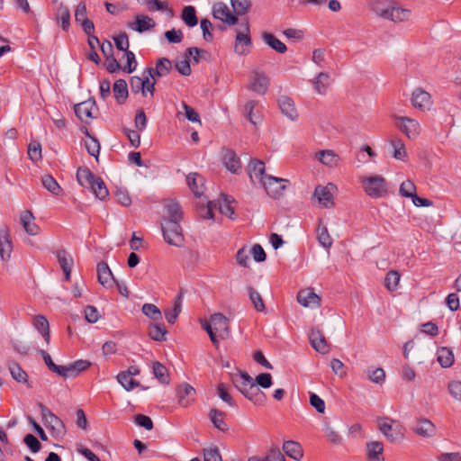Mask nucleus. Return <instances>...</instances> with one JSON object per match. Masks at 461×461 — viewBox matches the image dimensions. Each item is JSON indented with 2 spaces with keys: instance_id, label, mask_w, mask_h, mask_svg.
Returning <instances> with one entry per match:
<instances>
[{
  "instance_id": "obj_1",
  "label": "nucleus",
  "mask_w": 461,
  "mask_h": 461,
  "mask_svg": "<svg viewBox=\"0 0 461 461\" xmlns=\"http://www.w3.org/2000/svg\"><path fill=\"white\" fill-rule=\"evenodd\" d=\"M230 379L237 390L249 401L257 402H262L265 398L264 393L258 387L254 379L247 372L237 370L235 373L230 374Z\"/></svg>"
},
{
  "instance_id": "obj_2",
  "label": "nucleus",
  "mask_w": 461,
  "mask_h": 461,
  "mask_svg": "<svg viewBox=\"0 0 461 461\" xmlns=\"http://www.w3.org/2000/svg\"><path fill=\"white\" fill-rule=\"evenodd\" d=\"M372 10L376 15L394 23L407 20L411 14L409 9L397 6L393 0H374Z\"/></svg>"
},
{
  "instance_id": "obj_3",
  "label": "nucleus",
  "mask_w": 461,
  "mask_h": 461,
  "mask_svg": "<svg viewBox=\"0 0 461 461\" xmlns=\"http://www.w3.org/2000/svg\"><path fill=\"white\" fill-rule=\"evenodd\" d=\"M176 221H162L161 229L165 241L176 247H181L184 243L182 228Z\"/></svg>"
},
{
  "instance_id": "obj_4",
  "label": "nucleus",
  "mask_w": 461,
  "mask_h": 461,
  "mask_svg": "<svg viewBox=\"0 0 461 461\" xmlns=\"http://www.w3.org/2000/svg\"><path fill=\"white\" fill-rule=\"evenodd\" d=\"M252 47L249 20L246 19L241 29L236 30L234 50L239 55H246Z\"/></svg>"
},
{
  "instance_id": "obj_5",
  "label": "nucleus",
  "mask_w": 461,
  "mask_h": 461,
  "mask_svg": "<svg viewBox=\"0 0 461 461\" xmlns=\"http://www.w3.org/2000/svg\"><path fill=\"white\" fill-rule=\"evenodd\" d=\"M285 183H288L287 179L270 175L269 176H267V179H265L260 185L270 197L277 199L283 195V192L286 188Z\"/></svg>"
},
{
  "instance_id": "obj_6",
  "label": "nucleus",
  "mask_w": 461,
  "mask_h": 461,
  "mask_svg": "<svg viewBox=\"0 0 461 461\" xmlns=\"http://www.w3.org/2000/svg\"><path fill=\"white\" fill-rule=\"evenodd\" d=\"M366 193L371 197H381L386 194V183L381 176H369L363 181Z\"/></svg>"
},
{
  "instance_id": "obj_7",
  "label": "nucleus",
  "mask_w": 461,
  "mask_h": 461,
  "mask_svg": "<svg viewBox=\"0 0 461 461\" xmlns=\"http://www.w3.org/2000/svg\"><path fill=\"white\" fill-rule=\"evenodd\" d=\"M40 406L41 407L42 422L45 427L57 436L63 435L65 433V427L62 420L46 408L45 405Z\"/></svg>"
},
{
  "instance_id": "obj_8",
  "label": "nucleus",
  "mask_w": 461,
  "mask_h": 461,
  "mask_svg": "<svg viewBox=\"0 0 461 461\" xmlns=\"http://www.w3.org/2000/svg\"><path fill=\"white\" fill-rule=\"evenodd\" d=\"M212 15L215 19L221 20L229 25H234L238 23L237 16L231 14L228 5L222 2L213 5Z\"/></svg>"
},
{
  "instance_id": "obj_9",
  "label": "nucleus",
  "mask_w": 461,
  "mask_h": 461,
  "mask_svg": "<svg viewBox=\"0 0 461 461\" xmlns=\"http://www.w3.org/2000/svg\"><path fill=\"white\" fill-rule=\"evenodd\" d=\"M222 163L232 174H239L241 170L240 158L233 149L223 148L221 150Z\"/></svg>"
},
{
  "instance_id": "obj_10",
  "label": "nucleus",
  "mask_w": 461,
  "mask_h": 461,
  "mask_svg": "<svg viewBox=\"0 0 461 461\" xmlns=\"http://www.w3.org/2000/svg\"><path fill=\"white\" fill-rule=\"evenodd\" d=\"M248 172L251 182L254 183L255 179H258L260 185L270 176L266 173L265 163L260 159H250Z\"/></svg>"
},
{
  "instance_id": "obj_11",
  "label": "nucleus",
  "mask_w": 461,
  "mask_h": 461,
  "mask_svg": "<svg viewBox=\"0 0 461 461\" xmlns=\"http://www.w3.org/2000/svg\"><path fill=\"white\" fill-rule=\"evenodd\" d=\"M334 189L332 184L326 186L318 185L313 192V197L317 198L319 203L325 208H331L334 205L331 191Z\"/></svg>"
},
{
  "instance_id": "obj_12",
  "label": "nucleus",
  "mask_w": 461,
  "mask_h": 461,
  "mask_svg": "<svg viewBox=\"0 0 461 461\" xmlns=\"http://www.w3.org/2000/svg\"><path fill=\"white\" fill-rule=\"evenodd\" d=\"M95 107V101L89 98L86 101L79 103L74 106V111L77 117L84 122H88L89 119L94 118L93 109Z\"/></svg>"
},
{
  "instance_id": "obj_13",
  "label": "nucleus",
  "mask_w": 461,
  "mask_h": 461,
  "mask_svg": "<svg viewBox=\"0 0 461 461\" xmlns=\"http://www.w3.org/2000/svg\"><path fill=\"white\" fill-rule=\"evenodd\" d=\"M398 120V127L409 139H415L420 134V126L416 120L408 117H399Z\"/></svg>"
},
{
  "instance_id": "obj_14",
  "label": "nucleus",
  "mask_w": 461,
  "mask_h": 461,
  "mask_svg": "<svg viewBox=\"0 0 461 461\" xmlns=\"http://www.w3.org/2000/svg\"><path fill=\"white\" fill-rule=\"evenodd\" d=\"M215 334L221 339H226L230 333L229 320L222 313H214L211 316Z\"/></svg>"
},
{
  "instance_id": "obj_15",
  "label": "nucleus",
  "mask_w": 461,
  "mask_h": 461,
  "mask_svg": "<svg viewBox=\"0 0 461 461\" xmlns=\"http://www.w3.org/2000/svg\"><path fill=\"white\" fill-rule=\"evenodd\" d=\"M310 342L312 347L319 353L321 354H326L329 352V344L327 343V340L322 334V332L317 329L313 328L312 329L310 335H309Z\"/></svg>"
},
{
  "instance_id": "obj_16",
  "label": "nucleus",
  "mask_w": 461,
  "mask_h": 461,
  "mask_svg": "<svg viewBox=\"0 0 461 461\" xmlns=\"http://www.w3.org/2000/svg\"><path fill=\"white\" fill-rule=\"evenodd\" d=\"M298 303L303 307L316 308L321 304V298L312 288L300 291L297 294Z\"/></svg>"
},
{
  "instance_id": "obj_17",
  "label": "nucleus",
  "mask_w": 461,
  "mask_h": 461,
  "mask_svg": "<svg viewBox=\"0 0 461 461\" xmlns=\"http://www.w3.org/2000/svg\"><path fill=\"white\" fill-rule=\"evenodd\" d=\"M156 26L155 21L145 14H140L135 17V21L129 23L128 27L139 33H143Z\"/></svg>"
},
{
  "instance_id": "obj_18",
  "label": "nucleus",
  "mask_w": 461,
  "mask_h": 461,
  "mask_svg": "<svg viewBox=\"0 0 461 461\" xmlns=\"http://www.w3.org/2000/svg\"><path fill=\"white\" fill-rule=\"evenodd\" d=\"M96 271L98 282L104 287H112L113 282H115V278L107 263L104 261L99 262L96 267Z\"/></svg>"
},
{
  "instance_id": "obj_19",
  "label": "nucleus",
  "mask_w": 461,
  "mask_h": 461,
  "mask_svg": "<svg viewBox=\"0 0 461 461\" xmlns=\"http://www.w3.org/2000/svg\"><path fill=\"white\" fill-rule=\"evenodd\" d=\"M411 104L415 108L420 110H429L431 105L430 95L418 88L412 93Z\"/></svg>"
},
{
  "instance_id": "obj_20",
  "label": "nucleus",
  "mask_w": 461,
  "mask_h": 461,
  "mask_svg": "<svg viewBox=\"0 0 461 461\" xmlns=\"http://www.w3.org/2000/svg\"><path fill=\"white\" fill-rule=\"evenodd\" d=\"M278 105L281 113L291 121H295L298 118V113L295 109L294 101L289 96H280L278 99Z\"/></svg>"
},
{
  "instance_id": "obj_21",
  "label": "nucleus",
  "mask_w": 461,
  "mask_h": 461,
  "mask_svg": "<svg viewBox=\"0 0 461 461\" xmlns=\"http://www.w3.org/2000/svg\"><path fill=\"white\" fill-rule=\"evenodd\" d=\"M13 250L12 242L9 237L8 229L4 227L0 230V258L3 261L10 258Z\"/></svg>"
},
{
  "instance_id": "obj_22",
  "label": "nucleus",
  "mask_w": 461,
  "mask_h": 461,
  "mask_svg": "<svg viewBox=\"0 0 461 461\" xmlns=\"http://www.w3.org/2000/svg\"><path fill=\"white\" fill-rule=\"evenodd\" d=\"M412 429L415 431V433L423 438L432 437L436 433L435 425L427 419L418 420L413 425Z\"/></svg>"
},
{
  "instance_id": "obj_23",
  "label": "nucleus",
  "mask_w": 461,
  "mask_h": 461,
  "mask_svg": "<svg viewBox=\"0 0 461 461\" xmlns=\"http://www.w3.org/2000/svg\"><path fill=\"white\" fill-rule=\"evenodd\" d=\"M269 77L264 73L255 72L250 88L259 94L265 95L269 86Z\"/></svg>"
},
{
  "instance_id": "obj_24",
  "label": "nucleus",
  "mask_w": 461,
  "mask_h": 461,
  "mask_svg": "<svg viewBox=\"0 0 461 461\" xmlns=\"http://www.w3.org/2000/svg\"><path fill=\"white\" fill-rule=\"evenodd\" d=\"M166 215L162 221H180L183 218V212L180 205L176 201H168L165 204Z\"/></svg>"
},
{
  "instance_id": "obj_25",
  "label": "nucleus",
  "mask_w": 461,
  "mask_h": 461,
  "mask_svg": "<svg viewBox=\"0 0 461 461\" xmlns=\"http://www.w3.org/2000/svg\"><path fill=\"white\" fill-rule=\"evenodd\" d=\"M114 98L119 104L125 103L129 95L127 82L124 79H117L113 86Z\"/></svg>"
},
{
  "instance_id": "obj_26",
  "label": "nucleus",
  "mask_w": 461,
  "mask_h": 461,
  "mask_svg": "<svg viewBox=\"0 0 461 461\" xmlns=\"http://www.w3.org/2000/svg\"><path fill=\"white\" fill-rule=\"evenodd\" d=\"M437 360L441 367H450L454 364V353L450 348L441 347L437 351Z\"/></svg>"
},
{
  "instance_id": "obj_27",
  "label": "nucleus",
  "mask_w": 461,
  "mask_h": 461,
  "mask_svg": "<svg viewBox=\"0 0 461 461\" xmlns=\"http://www.w3.org/2000/svg\"><path fill=\"white\" fill-rule=\"evenodd\" d=\"M34 328L42 335L47 344L50 343V325L48 320L43 315H37L33 319Z\"/></svg>"
},
{
  "instance_id": "obj_28",
  "label": "nucleus",
  "mask_w": 461,
  "mask_h": 461,
  "mask_svg": "<svg viewBox=\"0 0 461 461\" xmlns=\"http://www.w3.org/2000/svg\"><path fill=\"white\" fill-rule=\"evenodd\" d=\"M262 40L268 47L278 53H285L287 50L286 45L270 32H263Z\"/></svg>"
},
{
  "instance_id": "obj_29",
  "label": "nucleus",
  "mask_w": 461,
  "mask_h": 461,
  "mask_svg": "<svg viewBox=\"0 0 461 461\" xmlns=\"http://www.w3.org/2000/svg\"><path fill=\"white\" fill-rule=\"evenodd\" d=\"M33 219L34 216L30 211H25L21 215V222L25 231L32 236H34L39 232V226L32 221Z\"/></svg>"
},
{
  "instance_id": "obj_30",
  "label": "nucleus",
  "mask_w": 461,
  "mask_h": 461,
  "mask_svg": "<svg viewBox=\"0 0 461 461\" xmlns=\"http://www.w3.org/2000/svg\"><path fill=\"white\" fill-rule=\"evenodd\" d=\"M284 452L290 457L300 460L303 457V448L298 442L288 440L283 444Z\"/></svg>"
},
{
  "instance_id": "obj_31",
  "label": "nucleus",
  "mask_w": 461,
  "mask_h": 461,
  "mask_svg": "<svg viewBox=\"0 0 461 461\" xmlns=\"http://www.w3.org/2000/svg\"><path fill=\"white\" fill-rule=\"evenodd\" d=\"M97 176H95L88 167H79L77 171V179L78 183L84 186L88 187L93 184Z\"/></svg>"
},
{
  "instance_id": "obj_32",
  "label": "nucleus",
  "mask_w": 461,
  "mask_h": 461,
  "mask_svg": "<svg viewBox=\"0 0 461 461\" xmlns=\"http://www.w3.org/2000/svg\"><path fill=\"white\" fill-rule=\"evenodd\" d=\"M195 390L189 384H182L176 389V395L178 398V402H181L183 401L191 402L194 401Z\"/></svg>"
},
{
  "instance_id": "obj_33",
  "label": "nucleus",
  "mask_w": 461,
  "mask_h": 461,
  "mask_svg": "<svg viewBox=\"0 0 461 461\" xmlns=\"http://www.w3.org/2000/svg\"><path fill=\"white\" fill-rule=\"evenodd\" d=\"M90 365L89 361L82 359L70 363L69 365L65 366V368H67V370H65V377L77 375L80 372L87 369Z\"/></svg>"
},
{
  "instance_id": "obj_34",
  "label": "nucleus",
  "mask_w": 461,
  "mask_h": 461,
  "mask_svg": "<svg viewBox=\"0 0 461 461\" xmlns=\"http://www.w3.org/2000/svg\"><path fill=\"white\" fill-rule=\"evenodd\" d=\"M167 333V331L161 321L150 324L149 327V336L155 341H165Z\"/></svg>"
},
{
  "instance_id": "obj_35",
  "label": "nucleus",
  "mask_w": 461,
  "mask_h": 461,
  "mask_svg": "<svg viewBox=\"0 0 461 461\" xmlns=\"http://www.w3.org/2000/svg\"><path fill=\"white\" fill-rule=\"evenodd\" d=\"M87 188H90L92 192L95 194V197L100 200L105 199L109 194L108 189L104 182L99 176H97L93 182V184L89 185Z\"/></svg>"
},
{
  "instance_id": "obj_36",
  "label": "nucleus",
  "mask_w": 461,
  "mask_h": 461,
  "mask_svg": "<svg viewBox=\"0 0 461 461\" xmlns=\"http://www.w3.org/2000/svg\"><path fill=\"white\" fill-rule=\"evenodd\" d=\"M225 413L217 409H212L209 413V418L215 428L221 431L228 429V426L224 421Z\"/></svg>"
},
{
  "instance_id": "obj_37",
  "label": "nucleus",
  "mask_w": 461,
  "mask_h": 461,
  "mask_svg": "<svg viewBox=\"0 0 461 461\" xmlns=\"http://www.w3.org/2000/svg\"><path fill=\"white\" fill-rule=\"evenodd\" d=\"M39 353L41 355L46 366L51 372L56 373L60 376H66L65 370H67V368H65V366L56 365L50 355L43 349H39Z\"/></svg>"
},
{
  "instance_id": "obj_38",
  "label": "nucleus",
  "mask_w": 461,
  "mask_h": 461,
  "mask_svg": "<svg viewBox=\"0 0 461 461\" xmlns=\"http://www.w3.org/2000/svg\"><path fill=\"white\" fill-rule=\"evenodd\" d=\"M181 19L188 27H194L198 23L195 8L192 5H187L183 8Z\"/></svg>"
},
{
  "instance_id": "obj_39",
  "label": "nucleus",
  "mask_w": 461,
  "mask_h": 461,
  "mask_svg": "<svg viewBox=\"0 0 461 461\" xmlns=\"http://www.w3.org/2000/svg\"><path fill=\"white\" fill-rule=\"evenodd\" d=\"M141 312L145 316L156 322L162 321V312L159 308L153 303H144Z\"/></svg>"
},
{
  "instance_id": "obj_40",
  "label": "nucleus",
  "mask_w": 461,
  "mask_h": 461,
  "mask_svg": "<svg viewBox=\"0 0 461 461\" xmlns=\"http://www.w3.org/2000/svg\"><path fill=\"white\" fill-rule=\"evenodd\" d=\"M317 240L323 248L330 249L332 245V239L328 232L327 227L322 225L321 221H320L317 228Z\"/></svg>"
},
{
  "instance_id": "obj_41",
  "label": "nucleus",
  "mask_w": 461,
  "mask_h": 461,
  "mask_svg": "<svg viewBox=\"0 0 461 461\" xmlns=\"http://www.w3.org/2000/svg\"><path fill=\"white\" fill-rule=\"evenodd\" d=\"M184 113L182 111H178L176 113V117L180 119L182 116L185 117L188 121L192 122H201L200 116L198 113L190 105L185 104V102H182L181 104Z\"/></svg>"
},
{
  "instance_id": "obj_42",
  "label": "nucleus",
  "mask_w": 461,
  "mask_h": 461,
  "mask_svg": "<svg viewBox=\"0 0 461 461\" xmlns=\"http://www.w3.org/2000/svg\"><path fill=\"white\" fill-rule=\"evenodd\" d=\"M314 88L321 95H325L330 86V76L327 73L321 72L313 82Z\"/></svg>"
},
{
  "instance_id": "obj_43",
  "label": "nucleus",
  "mask_w": 461,
  "mask_h": 461,
  "mask_svg": "<svg viewBox=\"0 0 461 461\" xmlns=\"http://www.w3.org/2000/svg\"><path fill=\"white\" fill-rule=\"evenodd\" d=\"M154 376L161 384H168L169 377L167 367L158 361H155L152 366Z\"/></svg>"
},
{
  "instance_id": "obj_44",
  "label": "nucleus",
  "mask_w": 461,
  "mask_h": 461,
  "mask_svg": "<svg viewBox=\"0 0 461 461\" xmlns=\"http://www.w3.org/2000/svg\"><path fill=\"white\" fill-rule=\"evenodd\" d=\"M56 257L61 269L72 268L74 260L72 256L65 249H58L56 251Z\"/></svg>"
},
{
  "instance_id": "obj_45",
  "label": "nucleus",
  "mask_w": 461,
  "mask_h": 461,
  "mask_svg": "<svg viewBox=\"0 0 461 461\" xmlns=\"http://www.w3.org/2000/svg\"><path fill=\"white\" fill-rule=\"evenodd\" d=\"M234 15H244L251 8L250 0H230Z\"/></svg>"
},
{
  "instance_id": "obj_46",
  "label": "nucleus",
  "mask_w": 461,
  "mask_h": 461,
  "mask_svg": "<svg viewBox=\"0 0 461 461\" xmlns=\"http://www.w3.org/2000/svg\"><path fill=\"white\" fill-rule=\"evenodd\" d=\"M368 457L370 459H375L377 461H384V459H380L379 456L382 455L384 450L383 443L380 441H373L366 445Z\"/></svg>"
},
{
  "instance_id": "obj_47",
  "label": "nucleus",
  "mask_w": 461,
  "mask_h": 461,
  "mask_svg": "<svg viewBox=\"0 0 461 461\" xmlns=\"http://www.w3.org/2000/svg\"><path fill=\"white\" fill-rule=\"evenodd\" d=\"M316 156L325 166L333 167L338 162V156L331 150H321Z\"/></svg>"
},
{
  "instance_id": "obj_48",
  "label": "nucleus",
  "mask_w": 461,
  "mask_h": 461,
  "mask_svg": "<svg viewBox=\"0 0 461 461\" xmlns=\"http://www.w3.org/2000/svg\"><path fill=\"white\" fill-rule=\"evenodd\" d=\"M87 42L89 48L91 49V51L88 53L87 58L96 65L100 64L101 59L95 50L96 46L100 45L99 39L95 35H90Z\"/></svg>"
},
{
  "instance_id": "obj_49",
  "label": "nucleus",
  "mask_w": 461,
  "mask_h": 461,
  "mask_svg": "<svg viewBox=\"0 0 461 461\" xmlns=\"http://www.w3.org/2000/svg\"><path fill=\"white\" fill-rule=\"evenodd\" d=\"M43 186L51 194L58 195L61 192V187L56 179L50 175H45L41 179Z\"/></svg>"
},
{
  "instance_id": "obj_50",
  "label": "nucleus",
  "mask_w": 461,
  "mask_h": 461,
  "mask_svg": "<svg viewBox=\"0 0 461 461\" xmlns=\"http://www.w3.org/2000/svg\"><path fill=\"white\" fill-rule=\"evenodd\" d=\"M117 381L126 391H131L140 384L133 377L122 372L118 374Z\"/></svg>"
},
{
  "instance_id": "obj_51",
  "label": "nucleus",
  "mask_w": 461,
  "mask_h": 461,
  "mask_svg": "<svg viewBox=\"0 0 461 461\" xmlns=\"http://www.w3.org/2000/svg\"><path fill=\"white\" fill-rule=\"evenodd\" d=\"M400 281V274L397 271L390 270L384 278V285L389 291H395Z\"/></svg>"
},
{
  "instance_id": "obj_52",
  "label": "nucleus",
  "mask_w": 461,
  "mask_h": 461,
  "mask_svg": "<svg viewBox=\"0 0 461 461\" xmlns=\"http://www.w3.org/2000/svg\"><path fill=\"white\" fill-rule=\"evenodd\" d=\"M249 295L251 303H253L255 309L258 312H264L266 309L265 303L259 293L256 291L253 287L249 286L248 288Z\"/></svg>"
},
{
  "instance_id": "obj_53",
  "label": "nucleus",
  "mask_w": 461,
  "mask_h": 461,
  "mask_svg": "<svg viewBox=\"0 0 461 461\" xmlns=\"http://www.w3.org/2000/svg\"><path fill=\"white\" fill-rule=\"evenodd\" d=\"M86 136H88L89 140L85 142L86 149L90 156L97 158L100 151V143L98 140L91 136L87 131Z\"/></svg>"
},
{
  "instance_id": "obj_54",
  "label": "nucleus",
  "mask_w": 461,
  "mask_h": 461,
  "mask_svg": "<svg viewBox=\"0 0 461 461\" xmlns=\"http://www.w3.org/2000/svg\"><path fill=\"white\" fill-rule=\"evenodd\" d=\"M158 77H165L172 70V63L167 58H160L156 62Z\"/></svg>"
},
{
  "instance_id": "obj_55",
  "label": "nucleus",
  "mask_w": 461,
  "mask_h": 461,
  "mask_svg": "<svg viewBox=\"0 0 461 461\" xmlns=\"http://www.w3.org/2000/svg\"><path fill=\"white\" fill-rule=\"evenodd\" d=\"M391 144L394 149L393 157L398 160L403 161L407 156L403 142L399 139H395L391 141Z\"/></svg>"
},
{
  "instance_id": "obj_56",
  "label": "nucleus",
  "mask_w": 461,
  "mask_h": 461,
  "mask_svg": "<svg viewBox=\"0 0 461 461\" xmlns=\"http://www.w3.org/2000/svg\"><path fill=\"white\" fill-rule=\"evenodd\" d=\"M28 156L33 162L41 159V145L39 141L33 140L29 144Z\"/></svg>"
},
{
  "instance_id": "obj_57",
  "label": "nucleus",
  "mask_w": 461,
  "mask_h": 461,
  "mask_svg": "<svg viewBox=\"0 0 461 461\" xmlns=\"http://www.w3.org/2000/svg\"><path fill=\"white\" fill-rule=\"evenodd\" d=\"M113 41H114L115 47L117 48V50H122V51H124V53H126L127 51H130L129 50L130 42H129V38H128V35L126 32H121L117 36H114Z\"/></svg>"
},
{
  "instance_id": "obj_58",
  "label": "nucleus",
  "mask_w": 461,
  "mask_h": 461,
  "mask_svg": "<svg viewBox=\"0 0 461 461\" xmlns=\"http://www.w3.org/2000/svg\"><path fill=\"white\" fill-rule=\"evenodd\" d=\"M399 193L403 197L411 198L416 194V186L411 180L403 181L400 185Z\"/></svg>"
},
{
  "instance_id": "obj_59",
  "label": "nucleus",
  "mask_w": 461,
  "mask_h": 461,
  "mask_svg": "<svg viewBox=\"0 0 461 461\" xmlns=\"http://www.w3.org/2000/svg\"><path fill=\"white\" fill-rule=\"evenodd\" d=\"M58 20L61 22V27L68 31L70 26V13L67 7L60 6L58 11Z\"/></svg>"
},
{
  "instance_id": "obj_60",
  "label": "nucleus",
  "mask_w": 461,
  "mask_h": 461,
  "mask_svg": "<svg viewBox=\"0 0 461 461\" xmlns=\"http://www.w3.org/2000/svg\"><path fill=\"white\" fill-rule=\"evenodd\" d=\"M125 57H126V59H127V63L125 66L122 67V71L123 72H126L128 74H131L132 73L133 71L136 70V68L138 66V62L136 60V57H135V54L130 50V51H127L126 53H124Z\"/></svg>"
},
{
  "instance_id": "obj_61",
  "label": "nucleus",
  "mask_w": 461,
  "mask_h": 461,
  "mask_svg": "<svg viewBox=\"0 0 461 461\" xmlns=\"http://www.w3.org/2000/svg\"><path fill=\"white\" fill-rule=\"evenodd\" d=\"M12 377L19 383L27 381V374L17 364H13L9 366Z\"/></svg>"
},
{
  "instance_id": "obj_62",
  "label": "nucleus",
  "mask_w": 461,
  "mask_h": 461,
  "mask_svg": "<svg viewBox=\"0 0 461 461\" xmlns=\"http://www.w3.org/2000/svg\"><path fill=\"white\" fill-rule=\"evenodd\" d=\"M23 442L32 453H37L41 448V442L35 436L32 434L25 435V437L23 438Z\"/></svg>"
},
{
  "instance_id": "obj_63",
  "label": "nucleus",
  "mask_w": 461,
  "mask_h": 461,
  "mask_svg": "<svg viewBox=\"0 0 461 461\" xmlns=\"http://www.w3.org/2000/svg\"><path fill=\"white\" fill-rule=\"evenodd\" d=\"M176 69L183 76H189L192 72L190 67V59L188 55L182 60L176 61L175 64Z\"/></svg>"
},
{
  "instance_id": "obj_64",
  "label": "nucleus",
  "mask_w": 461,
  "mask_h": 461,
  "mask_svg": "<svg viewBox=\"0 0 461 461\" xmlns=\"http://www.w3.org/2000/svg\"><path fill=\"white\" fill-rule=\"evenodd\" d=\"M204 461H221L219 449L216 447L203 449Z\"/></svg>"
}]
</instances>
